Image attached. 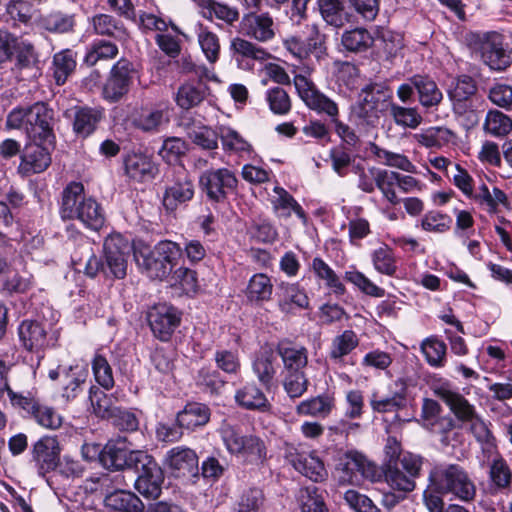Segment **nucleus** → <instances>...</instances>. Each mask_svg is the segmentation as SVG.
<instances>
[{
	"instance_id": "1",
	"label": "nucleus",
	"mask_w": 512,
	"mask_h": 512,
	"mask_svg": "<svg viewBox=\"0 0 512 512\" xmlns=\"http://www.w3.org/2000/svg\"><path fill=\"white\" fill-rule=\"evenodd\" d=\"M60 214L63 219H78L92 230H98L104 224L100 205L85 197L84 186L79 182H71L64 188Z\"/></svg>"
},
{
	"instance_id": "2",
	"label": "nucleus",
	"mask_w": 512,
	"mask_h": 512,
	"mask_svg": "<svg viewBox=\"0 0 512 512\" xmlns=\"http://www.w3.org/2000/svg\"><path fill=\"white\" fill-rule=\"evenodd\" d=\"M429 488L437 493L453 494L462 501H471L476 487L465 469L458 464H438L429 473Z\"/></svg>"
},
{
	"instance_id": "3",
	"label": "nucleus",
	"mask_w": 512,
	"mask_h": 512,
	"mask_svg": "<svg viewBox=\"0 0 512 512\" xmlns=\"http://www.w3.org/2000/svg\"><path fill=\"white\" fill-rule=\"evenodd\" d=\"M434 393L459 421L470 423L471 431L478 439H482L487 434L485 424L478 416L475 407L457 390L452 389L449 383L439 385L434 389Z\"/></svg>"
},
{
	"instance_id": "4",
	"label": "nucleus",
	"mask_w": 512,
	"mask_h": 512,
	"mask_svg": "<svg viewBox=\"0 0 512 512\" xmlns=\"http://www.w3.org/2000/svg\"><path fill=\"white\" fill-rule=\"evenodd\" d=\"M133 469L138 474L134 482L135 489L146 499H157L161 495L164 473L155 459L144 452L140 454L137 467Z\"/></svg>"
},
{
	"instance_id": "5",
	"label": "nucleus",
	"mask_w": 512,
	"mask_h": 512,
	"mask_svg": "<svg viewBox=\"0 0 512 512\" xmlns=\"http://www.w3.org/2000/svg\"><path fill=\"white\" fill-rule=\"evenodd\" d=\"M130 244L120 234H111L103 244L105 276L122 279L126 276Z\"/></svg>"
},
{
	"instance_id": "6",
	"label": "nucleus",
	"mask_w": 512,
	"mask_h": 512,
	"mask_svg": "<svg viewBox=\"0 0 512 512\" xmlns=\"http://www.w3.org/2000/svg\"><path fill=\"white\" fill-rule=\"evenodd\" d=\"M166 177L170 179V184L166 186L163 205L167 210L174 211L179 205L193 198L194 185L183 166L173 167Z\"/></svg>"
},
{
	"instance_id": "7",
	"label": "nucleus",
	"mask_w": 512,
	"mask_h": 512,
	"mask_svg": "<svg viewBox=\"0 0 512 512\" xmlns=\"http://www.w3.org/2000/svg\"><path fill=\"white\" fill-rule=\"evenodd\" d=\"M134 74V66L130 61L127 59L118 60L113 65L103 86V98L110 103L120 101L129 92Z\"/></svg>"
},
{
	"instance_id": "8",
	"label": "nucleus",
	"mask_w": 512,
	"mask_h": 512,
	"mask_svg": "<svg viewBox=\"0 0 512 512\" xmlns=\"http://www.w3.org/2000/svg\"><path fill=\"white\" fill-rule=\"evenodd\" d=\"M237 182L235 174L227 168L207 170L199 178L202 192L214 202L224 201L228 192L236 189Z\"/></svg>"
},
{
	"instance_id": "9",
	"label": "nucleus",
	"mask_w": 512,
	"mask_h": 512,
	"mask_svg": "<svg viewBox=\"0 0 512 512\" xmlns=\"http://www.w3.org/2000/svg\"><path fill=\"white\" fill-rule=\"evenodd\" d=\"M54 112L43 102L28 107L26 133L33 140L51 144L55 138L53 133Z\"/></svg>"
},
{
	"instance_id": "10",
	"label": "nucleus",
	"mask_w": 512,
	"mask_h": 512,
	"mask_svg": "<svg viewBox=\"0 0 512 512\" xmlns=\"http://www.w3.org/2000/svg\"><path fill=\"white\" fill-rule=\"evenodd\" d=\"M480 54L482 61L495 71H503L512 63L511 51L502 41V36L492 32L485 34L480 40Z\"/></svg>"
},
{
	"instance_id": "11",
	"label": "nucleus",
	"mask_w": 512,
	"mask_h": 512,
	"mask_svg": "<svg viewBox=\"0 0 512 512\" xmlns=\"http://www.w3.org/2000/svg\"><path fill=\"white\" fill-rule=\"evenodd\" d=\"M222 438L231 453L242 454L247 457L261 459L265 456V446L256 436H243L233 427L222 428Z\"/></svg>"
},
{
	"instance_id": "12",
	"label": "nucleus",
	"mask_w": 512,
	"mask_h": 512,
	"mask_svg": "<svg viewBox=\"0 0 512 512\" xmlns=\"http://www.w3.org/2000/svg\"><path fill=\"white\" fill-rule=\"evenodd\" d=\"M343 471L348 475L347 480L350 483L358 481L357 474L370 482H379L384 478L385 464L378 467L363 454L351 452L346 456Z\"/></svg>"
},
{
	"instance_id": "13",
	"label": "nucleus",
	"mask_w": 512,
	"mask_h": 512,
	"mask_svg": "<svg viewBox=\"0 0 512 512\" xmlns=\"http://www.w3.org/2000/svg\"><path fill=\"white\" fill-rule=\"evenodd\" d=\"M148 322L154 335L162 341L170 338L180 323V315L176 308L160 304L148 313Z\"/></svg>"
},
{
	"instance_id": "14",
	"label": "nucleus",
	"mask_w": 512,
	"mask_h": 512,
	"mask_svg": "<svg viewBox=\"0 0 512 512\" xmlns=\"http://www.w3.org/2000/svg\"><path fill=\"white\" fill-rule=\"evenodd\" d=\"M240 32L259 42H268L275 37V24L269 13L249 12L240 22Z\"/></svg>"
},
{
	"instance_id": "15",
	"label": "nucleus",
	"mask_w": 512,
	"mask_h": 512,
	"mask_svg": "<svg viewBox=\"0 0 512 512\" xmlns=\"http://www.w3.org/2000/svg\"><path fill=\"white\" fill-rule=\"evenodd\" d=\"M276 352L270 347L262 348L253 358L251 368L259 383L270 391L276 387V374L278 371Z\"/></svg>"
},
{
	"instance_id": "16",
	"label": "nucleus",
	"mask_w": 512,
	"mask_h": 512,
	"mask_svg": "<svg viewBox=\"0 0 512 512\" xmlns=\"http://www.w3.org/2000/svg\"><path fill=\"white\" fill-rule=\"evenodd\" d=\"M61 448L54 436L40 438L32 449V459L38 467L39 473L44 475L54 470L60 461Z\"/></svg>"
},
{
	"instance_id": "17",
	"label": "nucleus",
	"mask_w": 512,
	"mask_h": 512,
	"mask_svg": "<svg viewBox=\"0 0 512 512\" xmlns=\"http://www.w3.org/2000/svg\"><path fill=\"white\" fill-rule=\"evenodd\" d=\"M284 458L301 474L314 482H318L320 477V458L317 450H313L309 454H301L295 446L285 444Z\"/></svg>"
},
{
	"instance_id": "18",
	"label": "nucleus",
	"mask_w": 512,
	"mask_h": 512,
	"mask_svg": "<svg viewBox=\"0 0 512 512\" xmlns=\"http://www.w3.org/2000/svg\"><path fill=\"white\" fill-rule=\"evenodd\" d=\"M140 454H144V451L128 450L108 443L103 447L101 465L111 470H121L124 468L133 469L137 467Z\"/></svg>"
},
{
	"instance_id": "19",
	"label": "nucleus",
	"mask_w": 512,
	"mask_h": 512,
	"mask_svg": "<svg viewBox=\"0 0 512 512\" xmlns=\"http://www.w3.org/2000/svg\"><path fill=\"white\" fill-rule=\"evenodd\" d=\"M415 87L420 105L427 111L437 109L443 101V93L429 75L415 74L408 79Z\"/></svg>"
},
{
	"instance_id": "20",
	"label": "nucleus",
	"mask_w": 512,
	"mask_h": 512,
	"mask_svg": "<svg viewBox=\"0 0 512 512\" xmlns=\"http://www.w3.org/2000/svg\"><path fill=\"white\" fill-rule=\"evenodd\" d=\"M65 115L72 119L74 133L82 138L91 135L103 117L100 110L91 107H75L66 111Z\"/></svg>"
},
{
	"instance_id": "21",
	"label": "nucleus",
	"mask_w": 512,
	"mask_h": 512,
	"mask_svg": "<svg viewBox=\"0 0 512 512\" xmlns=\"http://www.w3.org/2000/svg\"><path fill=\"white\" fill-rule=\"evenodd\" d=\"M13 56L15 57L14 69L23 78H36L40 75L39 60L34 46L30 42L20 39Z\"/></svg>"
},
{
	"instance_id": "22",
	"label": "nucleus",
	"mask_w": 512,
	"mask_h": 512,
	"mask_svg": "<svg viewBox=\"0 0 512 512\" xmlns=\"http://www.w3.org/2000/svg\"><path fill=\"white\" fill-rule=\"evenodd\" d=\"M166 464L178 476L194 475L198 471V457L187 447H174L167 452Z\"/></svg>"
},
{
	"instance_id": "23",
	"label": "nucleus",
	"mask_w": 512,
	"mask_h": 512,
	"mask_svg": "<svg viewBox=\"0 0 512 512\" xmlns=\"http://www.w3.org/2000/svg\"><path fill=\"white\" fill-rule=\"evenodd\" d=\"M22 345L29 351H39L47 346V329L36 320H24L18 327Z\"/></svg>"
},
{
	"instance_id": "24",
	"label": "nucleus",
	"mask_w": 512,
	"mask_h": 512,
	"mask_svg": "<svg viewBox=\"0 0 512 512\" xmlns=\"http://www.w3.org/2000/svg\"><path fill=\"white\" fill-rule=\"evenodd\" d=\"M51 163V157L46 148L41 145H32L26 149L21 157L18 172L23 176L41 173Z\"/></svg>"
},
{
	"instance_id": "25",
	"label": "nucleus",
	"mask_w": 512,
	"mask_h": 512,
	"mask_svg": "<svg viewBox=\"0 0 512 512\" xmlns=\"http://www.w3.org/2000/svg\"><path fill=\"white\" fill-rule=\"evenodd\" d=\"M209 94V87L201 81L187 82L179 86L176 95V104L184 110L198 106Z\"/></svg>"
},
{
	"instance_id": "26",
	"label": "nucleus",
	"mask_w": 512,
	"mask_h": 512,
	"mask_svg": "<svg viewBox=\"0 0 512 512\" xmlns=\"http://www.w3.org/2000/svg\"><path fill=\"white\" fill-rule=\"evenodd\" d=\"M277 357L280 356L283 362L282 373L303 372L307 365V353L303 347H295L286 342L277 346Z\"/></svg>"
},
{
	"instance_id": "27",
	"label": "nucleus",
	"mask_w": 512,
	"mask_h": 512,
	"mask_svg": "<svg viewBox=\"0 0 512 512\" xmlns=\"http://www.w3.org/2000/svg\"><path fill=\"white\" fill-rule=\"evenodd\" d=\"M198 8L200 14L208 19L213 18L224 21L228 25H232L239 19V12L236 8L229 7L226 4L217 2L215 0H193Z\"/></svg>"
},
{
	"instance_id": "28",
	"label": "nucleus",
	"mask_w": 512,
	"mask_h": 512,
	"mask_svg": "<svg viewBox=\"0 0 512 512\" xmlns=\"http://www.w3.org/2000/svg\"><path fill=\"white\" fill-rule=\"evenodd\" d=\"M88 372L84 367L79 365L63 368L62 382L63 390L62 397L66 401L75 399L83 390V385L86 382Z\"/></svg>"
},
{
	"instance_id": "29",
	"label": "nucleus",
	"mask_w": 512,
	"mask_h": 512,
	"mask_svg": "<svg viewBox=\"0 0 512 512\" xmlns=\"http://www.w3.org/2000/svg\"><path fill=\"white\" fill-rule=\"evenodd\" d=\"M124 167L127 176L135 181L144 182L154 177L155 167L146 155H128L124 160Z\"/></svg>"
},
{
	"instance_id": "30",
	"label": "nucleus",
	"mask_w": 512,
	"mask_h": 512,
	"mask_svg": "<svg viewBox=\"0 0 512 512\" xmlns=\"http://www.w3.org/2000/svg\"><path fill=\"white\" fill-rule=\"evenodd\" d=\"M235 400L248 410L266 411L270 407L264 392L255 383H248L237 390Z\"/></svg>"
},
{
	"instance_id": "31",
	"label": "nucleus",
	"mask_w": 512,
	"mask_h": 512,
	"mask_svg": "<svg viewBox=\"0 0 512 512\" xmlns=\"http://www.w3.org/2000/svg\"><path fill=\"white\" fill-rule=\"evenodd\" d=\"M210 419V409L202 403H188L182 411L177 414V423L186 429H195L204 426Z\"/></svg>"
},
{
	"instance_id": "32",
	"label": "nucleus",
	"mask_w": 512,
	"mask_h": 512,
	"mask_svg": "<svg viewBox=\"0 0 512 512\" xmlns=\"http://www.w3.org/2000/svg\"><path fill=\"white\" fill-rule=\"evenodd\" d=\"M136 261L140 268L151 279L163 280L172 272V268L162 258L156 255L149 249L142 250L136 255Z\"/></svg>"
},
{
	"instance_id": "33",
	"label": "nucleus",
	"mask_w": 512,
	"mask_h": 512,
	"mask_svg": "<svg viewBox=\"0 0 512 512\" xmlns=\"http://www.w3.org/2000/svg\"><path fill=\"white\" fill-rule=\"evenodd\" d=\"M168 121V108L160 105L154 108L141 109L139 115L134 119V124L144 132H155Z\"/></svg>"
},
{
	"instance_id": "34",
	"label": "nucleus",
	"mask_w": 512,
	"mask_h": 512,
	"mask_svg": "<svg viewBox=\"0 0 512 512\" xmlns=\"http://www.w3.org/2000/svg\"><path fill=\"white\" fill-rule=\"evenodd\" d=\"M105 503L115 510L125 512H142L144 509V505L137 495L123 489H117L107 495Z\"/></svg>"
},
{
	"instance_id": "35",
	"label": "nucleus",
	"mask_w": 512,
	"mask_h": 512,
	"mask_svg": "<svg viewBox=\"0 0 512 512\" xmlns=\"http://www.w3.org/2000/svg\"><path fill=\"white\" fill-rule=\"evenodd\" d=\"M427 363L434 368H442L446 363L447 346L437 336L425 338L420 345Z\"/></svg>"
},
{
	"instance_id": "36",
	"label": "nucleus",
	"mask_w": 512,
	"mask_h": 512,
	"mask_svg": "<svg viewBox=\"0 0 512 512\" xmlns=\"http://www.w3.org/2000/svg\"><path fill=\"white\" fill-rule=\"evenodd\" d=\"M384 480L391 489L403 494L415 489V480L400 469L398 463L385 464Z\"/></svg>"
},
{
	"instance_id": "37",
	"label": "nucleus",
	"mask_w": 512,
	"mask_h": 512,
	"mask_svg": "<svg viewBox=\"0 0 512 512\" xmlns=\"http://www.w3.org/2000/svg\"><path fill=\"white\" fill-rule=\"evenodd\" d=\"M374 42L371 33L365 28H354L345 31L341 37V44L345 50L350 52H364L368 50Z\"/></svg>"
},
{
	"instance_id": "38",
	"label": "nucleus",
	"mask_w": 512,
	"mask_h": 512,
	"mask_svg": "<svg viewBox=\"0 0 512 512\" xmlns=\"http://www.w3.org/2000/svg\"><path fill=\"white\" fill-rule=\"evenodd\" d=\"M374 269L380 274L394 276L397 272L396 258L393 249L382 243L371 253Z\"/></svg>"
},
{
	"instance_id": "39",
	"label": "nucleus",
	"mask_w": 512,
	"mask_h": 512,
	"mask_svg": "<svg viewBox=\"0 0 512 512\" xmlns=\"http://www.w3.org/2000/svg\"><path fill=\"white\" fill-rule=\"evenodd\" d=\"M35 13L33 5L26 0H10L5 7L7 22L13 26L18 24L28 25Z\"/></svg>"
},
{
	"instance_id": "40",
	"label": "nucleus",
	"mask_w": 512,
	"mask_h": 512,
	"mask_svg": "<svg viewBox=\"0 0 512 512\" xmlns=\"http://www.w3.org/2000/svg\"><path fill=\"white\" fill-rule=\"evenodd\" d=\"M230 50L233 55L237 57L253 59L261 62L266 61L271 56L266 49L241 37H235L231 40Z\"/></svg>"
},
{
	"instance_id": "41",
	"label": "nucleus",
	"mask_w": 512,
	"mask_h": 512,
	"mask_svg": "<svg viewBox=\"0 0 512 512\" xmlns=\"http://www.w3.org/2000/svg\"><path fill=\"white\" fill-rule=\"evenodd\" d=\"M483 129L494 137H504L512 130V120L503 112L492 109L486 114Z\"/></svg>"
},
{
	"instance_id": "42",
	"label": "nucleus",
	"mask_w": 512,
	"mask_h": 512,
	"mask_svg": "<svg viewBox=\"0 0 512 512\" xmlns=\"http://www.w3.org/2000/svg\"><path fill=\"white\" fill-rule=\"evenodd\" d=\"M195 383L203 392L213 395L221 391L226 381L217 369L204 366L197 371Z\"/></svg>"
},
{
	"instance_id": "43",
	"label": "nucleus",
	"mask_w": 512,
	"mask_h": 512,
	"mask_svg": "<svg viewBox=\"0 0 512 512\" xmlns=\"http://www.w3.org/2000/svg\"><path fill=\"white\" fill-rule=\"evenodd\" d=\"M89 400L92 412L99 418L110 419L117 409L114 399L96 386L90 387Z\"/></svg>"
},
{
	"instance_id": "44",
	"label": "nucleus",
	"mask_w": 512,
	"mask_h": 512,
	"mask_svg": "<svg viewBox=\"0 0 512 512\" xmlns=\"http://www.w3.org/2000/svg\"><path fill=\"white\" fill-rule=\"evenodd\" d=\"M476 91L477 86L471 76H459L453 86L448 90V97L453 103L454 110H457L461 103L468 100Z\"/></svg>"
},
{
	"instance_id": "45",
	"label": "nucleus",
	"mask_w": 512,
	"mask_h": 512,
	"mask_svg": "<svg viewBox=\"0 0 512 512\" xmlns=\"http://www.w3.org/2000/svg\"><path fill=\"white\" fill-rule=\"evenodd\" d=\"M273 285L269 277L258 273L249 280L246 295L251 302H262L269 300L272 295Z\"/></svg>"
},
{
	"instance_id": "46",
	"label": "nucleus",
	"mask_w": 512,
	"mask_h": 512,
	"mask_svg": "<svg viewBox=\"0 0 512 512\" xmlns=\"http://www.w3.org/2000/svg\"><path fill=\"white\" fill-rule=\"evenodd\" d=\"M376 187L381 191L383 196L392 204L400 203V198L395 192V186L398 183V172L379 169L375 171Z\"/></svg>"
},
{
	"instance_id": "47",
	"label": "nucleus",
	"mask_w": 512,
	"mask_h": 512,
	"mask_svg": "<svg viewBox=\"0 0 512 512\" xmlns=\"http://www.w3.org/2000/svg\"><path fill=\"white\" fill-rule=\"evenodd\" d=\"M197 38L207 61L211 64L216 63L220 55V42L218 36L203 25H199Z\"/></svg>"
},
{
	"instance_id": "48",
	"label": "nucleus",
	"mask_w": 512,
	"mask_h": 512,
	"mask_svg": "<svg viewBox=\"0 0 512 512\" xmlns=\"http://www.w3.org/2000/svg\"><path fill=\"white\" fill-rule=\"evenodd\" d=\"M373 154L382 162L390 167H394L405 172L417 173V168L412 162L403 154L394 153L379 146L372 145Z\"/></svg>"
},
{
	"instance_id": "49",
	"label": "nucleus",
	"mask_w": 512,
	"mask_h": 512,
	"mask_svg": "<svg viewBox=\"0 0 512 512\" xmlns=\"http://www.w3.org/2000/svg\"><path fill=\"white\" fill-rule=\"evenodd\" d=\"M279 306L284 312L292 311L293 306L305 308L308 306V297L296 285L288 284L281 287Z\"/></svg>"
},
{
	"instance_id": "50",
	"label": "nucleus",
	"mask_w": 512,
	"mask_h": 512,
	"mask_svg": "<svg viewBox=\"0 0 512 512\" xmlns=\"http://www.w3.org/2000/svg\"><path fill=\"white\" fill-rule=\"evenodd\" d=\"M294 85L305 104L311 109L320 112V94L314 83L303 75H296L294 77Z\"/></svg>"
},
{
	"instance_id": "51",
	"label": "nucleus",
	"mask_w": 512,
	"mask_h": 512,
	"mask_svg": "<svg viewBox=\"0 0 512 512\" xmlns=\"http://www.w3.org/2000/svg\"><path fill=\"white\" fill-rule=\"evenodd\" d=\"M31 413L36 422L47 429H58L63 423V417L54 408L46 405L33 403Z\"/></svg>"
},
{
	"instance_id": "52",
	"label": "nucleus",
	"mask_w": 512,
	"mask_h": 512,
	"mask_svg": "<svg viewBox=\"0 0 512 512\" xmlns=\"http://www.w3.org/2000/svg\"><path fill=\"white\" fill-rule=\"evenodd\" d=\"M117 54L118 47L114 43L105 40H98L95 41L88 50L85 56V63L88 66H94L99 61L115 58Z\"/></svg>"
},
{
	"instance_id": "53",
	"label": "nucleus",
	"mask_w": 512,
	"mask_h": 512,
	"mask_svg": "<svg viewBox=\"0 0 512 512\" xmlns=\"http://www.w3.org/2000/svg\"><path fill=\"white\" fill-rule=\"evenodd\" d=\"M219 138L223 149L228 152L242 153L249 152L250 144L236 130L228 126L219 127Z\"/></svg>"
},
{
	"instance_id": "54",
	"label": "nucleus",
	"mask_w": 512,
	"mask_h": 512,
	"mask_svg": "<svg viewBox=\"0 0 512 512\" xmlns=\"http://www.w3.org/2000/svg\"><path fill=\"white\" fill-rule=\"evenodd\" d=\"M39 24L42 28L53 33H67L72 31L75 21L72 15L53 12L42 17Z\"/></svg>"
},
{
	"instance_id": "55",
	"label": "nucleus",
	"mask_w": 512,
	"mask_h": 512,
	"mask_svg": "<svg viewBox=\"0 0 512 512\" xmlns=\"http://www.w3.org/2000/svg\"><path fill=\"white\" fill-rule=\"evenodd\" d=\"M216 367L228 375L236 376L241 370V361L237 350L217 349L214 353Z\"/></svg>"
},
{
	"instance_id": "56",
	"label": "nucleus",
	"mask_w": 512,
	"mask_h": 512,
	"mask_svg": "<svg viewBox=\"0 0 512 512\" xmlns=\"http://www.w3.org/2000/svg\"><path fill=\"white\" fill-rule=\"evenodd\" d=\"M95 32L99 35L112 36L115 38H124L126 30L124 26L114 17L106 14H100L93 18Z\"/></svg>"
},
{
	"instance_id": "57",
	"label": "nucleus",
	"mask_w": 512,
	"mask_h": 512,
	"mask_svg": "<svg viewBox=\"0 0 512 512\" xmlns=\"http://www.w3.org/2000/svg\"><path fill=\"white\" fill-rule=\"evenodd\" d=\"M54 77L58 85L65 83L68 75L75 69L76 61L71 50H64L54 55Z\"/></svg>"
},
{
	"instance_id": "58",
	"label": "nucleus",
	"mask_w": 512,
	"mask_h": 512,
	"mask_svg": "<svg viewBox=\"0 0 512 512\" xmlns=\"http://www.w3.org/2000/svg\"><path fill=\"white\" fill-rule=\"evenodd\" d=\"M92 371L96 382L106 390L114 386L112 368L108 360L100 354H96L92 360Z\"/></svg>"
},
{
	"instance_id": "59",
	"label": "nucleus",
	"mask_w": 512,
	"mask_h": 512,
	"mask_svg": "<svg viewBox=\"0 0 512 512\" xmlns=\"http://www.w3.org/2000/svg\"><path fill=\"white\" fill-rule=\"evenodd\" d=\"M389 111L397 125L416 128L422 121L416 108L402 107L396 103L389 104Z\"/></svg>"
},
{
	"instance_id": "60",
	"label": "nucleus",
	"mask_w": 512,
	"mask_h": 512,
	"mask_svg": "<svg viewBox=\"0 0 512 512\" xmlns=\"http://www.w3.org/2000/svg\"><path fill=\"white\" fill-rule=\"evenodd\" d=\"M266 100L270 110L276 115H286L291 110L288 93L281 87L270 88L266 92Z\"/></svg>"
},
{
	"instance_id": "61",
	"label": "nucleus",
	"mask_w": 512,
	"mask_h": 512,
	"mask_svg": "<svg viewBox=\"0 0 512 512\" xmlns=\"http://www.w3.org/2000/svg\"><path fill=\"white\" fill-rule=\"evenodd\" d=\"M489 475L492 485L498 490L506 489L511 484V470L506 461L502 458L493 460Z\"/></svg>"
},
{
	"instance_id": "62",
	"label": "nucleus",
	"mask_w": 512,
	"mask_h": 512,
	"mask_svg": "<svg viewBox=\"0 0 512 512\" xmlns=\"http://www.w3.org/2000/svg\"><path fill=\"white\" fill-rule=\"evenodd\" d=\"M322 19L331 26L342 27L347 21L342 2L340 0H322Z\"/></svg>"
},
{
	"instance_id": "63",
	"label": "nucleus",
	"mask_w": 512,
	"mask_h": 512,
	"mask_svg": "<svg viewBox=\"0 0 512 512\" xmlns=\"http://www.w3.org/2000/svg\"><path fill=\"white\" fill-rule=\"evenodd\" d=\"M358 345V338L354 331L345 330L333 340L330 356L333 359H340L349 354Z\"/></svg>"
},
{
	"instance_id": "64",
	"label": "nucleus",
	"mask_w": 512,
	"mask_h": 512,
	"mask_svg": "<svg viewBox=\"0 0 512 512\" xmlns=\"http://www.w3.org/2000/svg\"><path fill=\"white\" fill-rule=\"evenodd\" d=\"M264 500L263 493L258 488H250L243 492L237 502L234 512H258Z\"/></svg>"
}]
</instances>
